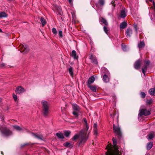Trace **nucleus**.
<instances>
[{"label": "nucleus", "instance_id": "obj_1", "mask_svg": "<svg viewBox=\"0 0 155 155\" xmlns=\"http://www.w3.org/2000/svg\"><path fill=\"white\" fill-rule=\"evenodd\" d=\"M83 120L85 124L84 128L81 130L80 132V135L81 137V140L79 143V146L86 143L88 139L89 133L88 134V130L89 127L87 125V122L86 119L84 118Z\"/></svg>", "mask_w": 155, "mask_h": 155}, {"label": "nucleus", "instance_id": "obj_2", "mask_svg": "<svg viewBox=\"0 0 155 155\" xmlns=\"http://www.w3.org/2000/svg\"><path fill=\"white\" fill-rule=\"evenodd\" d=\"M113 143V148L114 151L111 152L112 147L111 144L110 145L107 146L106 148L107 149L108 153H106V155H121V153L120 151H119V148L117 145V142L116 139L113 137L112 138Z\"/></svg>", "mask_w": 155, "mask_h": 155}, {"label": "nucleus", "instance_id": "obj_3", "mask_svg": "<svg viewBox=\"0 0 155 155\" xmlns=\"http://www.w3.org/2000/svg\"><path fill=\"white\" fill-rule=\"evenodd\" d=\"M0 130L2 134L5 137H8L12 134V131L6 126L1 127Z\"/></svg>", "mask_w": 155, "mask_h": 155}, {"label": "nucleus", "instance_id": "obj_4", "mask_svg": "<svg viewBox=\"0 0 155 155\" xmlns=\"http://www.w3.org/2000/svg\"><path fill=\"white\" fill-rule=\"evenodd\" d=\"M41 104L43 108V114L45 117H46L48 114L49 104L47 101L45 100L42 101Z\"/></svg>", "mask_w": 155, "mask_h": 155}, {"label": "nucleus", "instance_id": "obj_5", "mask_svg": "<svg viewBox=\"0 0 155 155\" xmlns=\"http://www.w3.org/2000/svg\"><path fill=\"white\" fill-rule=\"evenodd\" d=\"M113 128L114 133L117 136L118 138L120 140L122 138V135L121 131L119 125L118 124L116 126L114 124H113Z\"/></svg>", "mask_w": 155, "mask_h": 155}, {"label": "nucleus", "instance_id": "obj_6", "mask_svg": "<svg viewBox=\"0 0 155 155\" xmlns=\"http://www.w3.org/2000/svg\"><path fill=\"white\" fill-rule=\"evenodd\" d=\"M19 48L21 50V52L24 53H27L29 51L28 47L25 44H21Z\"/></svg>", "mask_w": 155, "mask_h": 155}, {"label": "nucleus", "instance_id": "obj_7", "mask_svg": "<svg viewBox=\"0 0 155 155\" xmlns=\"http://www.w3.org/2000/svg\"><path fill=\"white\" fill-rule=\"evenodd\" d=\"M150 114V111L145 109H141L140 110L139 113V115L140 117H142L143 115L147 116Z\"/></svg>", "mask_w": 155, "mask_h": 155}, {"label": "nucleus", "instance_id": "obj_8", "mask_svg": "<svg viewBox=\"0 0 155 155\" xmlns=\"http://www.w3.org/2000/svg\"><path fill=\"white\" fill-rule=\"evenodd\" d=\"M150 64V61H145L144 64L142 68V72L144 75L147 70V67Z\"/></svg>", "mask_w": 155, "mask_h": 155}, {"label": "nucleus", "instance_id": "obj_9", "mask_svg": "<svg viewBox=\"0 0 155 155\" xmlns=\"http://www.w3.org/2000/svg\"><path fill=\"white\" fill-rule=\"evenodd\" d=\"M106 73L108 75H106V74H104L103 76V81L106 83H108L110 81V73L109 71L107 70L106 71Z\"/></svg>", "mask_w": 155, "mask_h": 155}, {"label": "nucleus", "instance_id": "obj_10", "mask_svg": "<svg viewBox=\"0 0 155 155\" xmlns=\"http://www.w3.org/2000/svg\"><path fill=\"white\" fill-rule=\"evenodd\" d=\"M25 91L24 89L21 86L17 87L15 90V92L17 94L22 93Z\"/></svg>", "mask_w": 155, "mask_h": 155}, {"label": "nucleus", "instance_id": "obj_11", "mask_svg": "<svg viewBox=\"0 0 155 155\" xmlns=\"http://www.w3.org/2000/svg\"><path fill=\"white\" fill-rule=\"evenodd\" d=\"M95 81L94 77L92 76L90 77L87 81V86L91 85V84H93Z\"/></svg>", "mask_w": 155, "mask_h": 155}, {"label": "nucleus", "instance_id": "obj_12", "mask_svg": "<svg viewBox=\"0 0 155 155\" xmlns=\"http://www.w3.org/2000/svg\"><path fill=\"white\" fill-rule=\"evenodd\" d=\"M91 61L94 64L97 65L98 64V62L97 59L96 58L94 57L93 55H91L89 57Z\"/></svg>", "mask_w": 155, "mask_h": 155}, {"label": "nucleus", "instance_id": "obj_13", "mask_svg": "<svg viewBox=\"0 0 155 155\" xmlns=\"http://www.w3.org/2000/svg\"><path fill=\"white\" fill-rule=\"evenodd\" d=\"M141 62L140 60H138L136 61L134 64V67L136 69H138L139 68L140 66Z\"/></svg>", "mask_w": 155, "mask_h": 155}, {"label": "nucleus", "instance_id": "obj_14", "mask_svg": "<svg viewBox=\"0 0 155 155\" xmlns=\"http://www.w3.org/2000/svg\"><path fill=\"white\" fill-rule=\"evenodd\" d=\"M100 21L102 24H104L106 26H108V23L106 20L105 18L101 17L100 18Z\"/></svg>", "mask_w": 155, "mask_h": 155}, {"label": "nucleus", "instance_id": "obj_15", "mask_svg": "<svg viewBox=\"0 0 155 155\" xmlns=\"http://www.w3.org/2000/svg\"><path fill=\"white\" fill-rule=\"evenodd\" d=\"M132 34V30L130 28H128L126 31V36L127 37H130Z\"/></svg>", "mask_w": 155, "mask_h": 155}, {"label": "nucleus", "instance_id": "obj_16", "mask_svg": "<svg viewBox=\"0 0 155 155\" xmlns=\"http://www.w3.org/2000/svg\"><path fill=\"white\" fill-rule=\"evenodd\" d=\"M145 45V43L143 41H140L138 44V47L139 49L143 48Z\"/></svg>", "mask_w": 155, "mask_h": 155}, {"label": "nucleus", "instance_id": "obj_17", "mask_svg": "<svg viewBox=\"0 0 155 155\" xmlns=\"http://www.w3.org/2000/svg\"><path fill=\"white\" fill-rule=\"evenodd\" d=\"M87 87L94 92H96L97 90V87L95 85H90L87 86Z\"/></svg>", "mask_w": 155, "mask_h": 155}, {"label": "nucleus", "instance_id": "obj_18", "mask_svg": "<svg viewBox=\"0 0 155 155\" xmlns=\"http://www.w3.org/2000/svg\"><path fill=\"white\" fill-rule=\"evenodd\" d=\"M31 134L34 137L36 138H37L39 140H42L43 137L41 135H38L32 132L31 133Z\"/></svg>", "mask_w": 155, "mask_h": 155}, {"label": "nucleus", "instance_id": "obj_19", "mask_svg": "<svg viewBox=\"0 0 155 155\" xmlns=\"http://www.w3.org/2000/svg\"><path fill=\"white\" fill-rule=\"evenodd\" d=\"M71 56H72L74 59H77L78 58V56L77 55V53L76 51L73 50L72 51L71 54Z\"/></svg>", "mask_w": 155, "mask_h": 155}, {"label": "nucleus", "instance_id": "obj_20", "mask_svg": "<svg viewBox=\"0 0 155 155\" xmlns=\"http://www.w3.org/2000/svg\"><path fill=\"white\" fill-rule=\"evenodd\" d=\"M73 108L74 111H80V110L79 107L76 104H73Z\"/></svg>", "mask_w": 155, "mask_h": 155}, {"label": "nucleus", "instance_id": "obj_21", "mask_svg": "<svg viewBox=\"0 0 155 155\" xmlns=\"http://www.w3.org/2000/svg\"><path fill=\"white\" fill-rule=\"evenodd\" d=\"M55 135L59 139L64 138V136L63 134L60 132H58L56 133Z\"/></svg>", "mask_w": 155, "mask_h": 155}, {"label": "nucleus", "instance_id": "obj_22", "mask_svg": "<svg viewBox=\"0 0 155 155\" xmlns=\"http://www.w3.org/2000/svg\"><path fill=\"white\" fill-rule=\"evenodd\" d=\"M154 132L153 131L150 132V134L148 135L147 139L148 140L151 139L153 138L154 136Z\"/></svg>", "mask_w": 155, "mask_h": 155}, {"label": "nucleus", "instance_id": "obj_23", "mask_svg": "<svg viewBox=\"0 0 155 155\" xmlns=\"http://www.w3.org/2000/svg\"><path fill=\"white\" fill-rule=\"evenodd\" d=\"M127 26V23L126 22H123L120 25V28L121 29H124Z\"/></svg>", "mask_w": 155, "mask_h": 155}, {"label": "nucleus", "instance_id": "obj_24", "mask_svg": "<svg viewBox=\"0 0 155 155\" xmlns=\"http://www.w3.org/2000/svg\"><path fill=\"white\" fill-rule=\"evenodd\" d=\"M149 94L153 96L155 95V88H151L149 91Z\"/></svg>", "mask_w": 155, "mask_h": 155}, {"label": "nucleus", "instance_id": "obj_25", "mask_svg": "<svg viewBox=\"0 0 155 155\" xmlns=\"http://www.w3.org/2000/svg\"><path fill=\"white\" fill-rule=\"evenodd\" d=\"M98 4H99L101 6H103L104 4V0H99L98 3H95V5L97 7H98Z\"/></svg>", "mask_w": 155, "mask_h": 155}, {"label": "nucleus", "instance_id": "obj_26", "mask_svg": "<svg viewBox=\"0 0 155 155\" xmlns=\"http://www.w3.org/2000/svg\"><path fill=\"white\" fill-rule=\"evenodd\" d=\"M153 143L152 142H150L147 143V150H150L152 147Z\"/></svg>", "mask_w": 155, "mask_h": 155}, {"label": "nucleus", "instance_id": "obj_27", "mask_svg": "<svg viewBox=\"0 0 155 155\" xmlns=\"http://www.w3.org/2000/svg\"><path fill=\"white\" fill-rule=\"evenodd\" d=\"M126 12L124 10H121L120 13V17L122 18H124L126 16Z\"/></svg>", "mask_w": 155, "mask_h": 155}, {"label": "nucleus", "instance_id": "obj_28", "mask_svg": "<svg viewBox=\"0 0 155 155\" xmlns=\"http://www.w3.org/2000/svg\"><path fill=\"white\" fill-rule=\"evenodd\" d=\"M94 131L95 135H97V125L96 123H95L94 125Z\"/></svg>", "mask_w": 155, "mask_h": 155}, {"label": "nucleus", "instance_id": "obj_29", "mask_svg": "<svg viewBox=\"0 0 155 155\" xmlns=\"http://www.w3.org/2000/svg\"><path fill=\"white\" fill-rule=\"evenodd\" d=\"M7 16L8 15L5 12H3L0 13V18L7 17Z\"/></svg>", "mask_w": 155, "mask_h": 155}, {"label": "nucleus", "instance_id": "obj_30", "mask_svg": "<svg viewBox=\"0 0 155 155\" xmlns=\"http://www.w3.org/2000/svg\"><path fill=\"white\" fill-rule=\"evenodd\" d=\"M13 127L14 129H16L18 131H21L23 130V129L22 128H21L20 126L17 125L13 126Z\"/></svg>", "mask_w": 155, "mask_h": 155}, {"label": "nucleus", "instance_id": "obj_31", "mask_svg": "<svg viewBox=\"0 0 155 155\" xmlns=\"http://www.w3.org/2000/svg\"><path fill=\"white\" fill-rule=\"evenodd\" d=\"M68 71L70 75L72 77H73V69L71 67H70L68 69Z\"/></svg>", "mask_w": 155, "mask_h": 155}, {"label": "nucleus", "instance_id": "obj_32", "mask_svg": "<svg viewBox=\"0 0 155 155\" xmlns=\"http://www.w3.org/2000/svg\"><path fill=\"white\" fill-rule=\"evenodd\" d=\"M40 21L42 25V26H45V25L46 22V21L44 19L43 17H41Z\"/></svg>", "mask_w": 155, "mask_h": 155}, {"label": "nucleus", "instance_id": "obj_33", "mask_svg": "<svg viewBox=\"0 0 155 155\" xmlns=\"http://www.w3.org/2000/svg\"><path fill=\"white\" fill-rule=\"evenodd\" d=\"M122 48L124 51H126L127 50V46L124 44L122 43L121 45Z\"/></svg>", "mask_w": 155, "mask_h": 155}, {"label": "nucleus", "instance_id": "obj_34", "mask_svg": "<svg viewBox=\"0 0 155 155\" xmlns=\"http://www.w3.org/2000/svg\"><path fill=\"white\" fill-rule=\"evenodd\" d=\"M63 145L64 146L67 147H70L71 146V143L68 142L64 143Z\"/></svg>", "mask_w": 155, "mask_h": 155}, {"label": "nucleus", "instance_id": "obj_35", "mask_svg": "<svg viewBox=\"0 0 155 155\" xmlns=\"http://www.w3.org/2000/svg\"><path fill=\"white\" fill-rule=\"evenodd\" d=\"M79 112L80 111H74L73 112L72 114L75 117H78L79 115Z\"/></svg>", "mask_w": 155, "mask_h": 155}, {"label": "nucleus", "instance_id": "obj_36", "mask_svg": "<svg viewBox=\"0 0 155 155\" xmlns=\"http://www.w3.org/2000/svg\"><path fill=\"white\" fill-rule=\"evenodd\" d=\"M80 136V138L81 139V137L80 135V134L79 135H78L77 134L75 135L74 137L72 138V140H75L76 139H78V138L79 136Z\"/></svg>", "mask_w": 155, "mask_h": 155}, {"label": "nucleus", "instance_id": "obj_37", "mask_svg": "<svg viewBox=\"0 0 155 155\" xmlns=\"http://www.w3.org/2000/svg\"><path fill=\"white\" fill-rule=\"evenodd\" d=\"M103 29L104 31L105 32V33L107 35L108 34V30L107 29V27L106 26H104L103 27Z\"/></svg>", "mask_w": 155, "mask_h": 155}, {"label": "nucleus", "instance_id": "obj_38", "mask_svg": "<svg viewBox=\"0 0 155 155\" xmlns=\"http://www.w3.org/2000/svg\"><path fill=\"white\" fill-rule=\"evenodd\" d=\"M65 136L66 137H68L71 134L70 131H66L64 133Z\"/></svg>", "mask_w": 155, "mask_h": 155}, {"label": "nucleus", "instance_id": "obj_39", "mask_svg": "<svg viewBox=\"0 0 155 155\" xmlns=\"http://www.w3.org/2000/svg\"><path fill=\"white\" fill-rule=\"evenodd\" d=\"M52 31L54 35H56L57 34V31L55 28H52Z\"/></svg>", "mask_w": 155, "mask_h": 155}, {"label": "nucleus", "instance_id": "obj_40", "mask_svg": "<svg viewBox=\"0 0 155 155\" xmlns=\"http://www.w3.org/2000/svg\"><path fill=\"white\" fill-rule=\"evenodd\" d=\"M13 97L15 101H16L17 100V96L15 94H13Z\"/></svg>", "mask_w": 155, "mask_h": 155}, {"label": "nucleus", "instance_id": "obj_41", "mask_svg": "<svg viewBox=\"0 0 155 155\" xmlns=\"http://www.w3.org/2000/svg\"><path fill=\"white\" fill-rule=\"evenodd\" d=\"M141 96L142 98H145L146 96V94L144 92H141Z\"/></svg>", "mask_w": 155, "mask_h": 155}, {"label": "nucleus", "instance_id": "obj_42", "mask_svg": "<svg viewBox=\"0 0 155 155\" xmlns=\"http://www.w3.org/2000/svg\"><path fill=\"white\" fill-rule=\"evenodd\" d=\"M58 34H59V35L61 37H62V36H63V35H62V31L61 30H60L58 32Z\"/></svg>", "mask_w": 155, "mask_h": 155}, {"label": "nucleus", "instance_id": "obj_43", "mask_svg": "<svg viewBox=\"0 0 155 155\" xmlns=\"http://www.w3.org/2000/svg\"><path fill=\"white\" fill-rule=\"evenodd\" d=\"M5 64L4 63H2L0 65V68H3L5 67Z\"/></svg>", "mask_w": 155, "mask_h": 155}, {"label": "nucleus", "instance_id": "obj_44", "mask_svg": "<svg viewBox=\"0 0 155 155\" xmlns=\"http://www.w3.org/2000/svg\"><path fill=\"white\" fill-rule=\"evenodd\" d=\"M152 102V101L151 100H147L146 101V103L147 104H150Z\"/></svg>", "mask_w": 155, "mask_h": 155}, {"label": "nucleus", "instance_id": "obj_45", "mask_svg": "<svg viewBox=\"0 0 155 155\" xmlns=\"http://www.w3.org/2000/svg\"><path fill=\"white\" fill-rule=\"evenodd\" d=\"M113 84H114V87L115 86V84H118V82L117 81L115 80L114 81Z\"/></svg>", "mask_w": 155, "mask_h": 155}, {"label": "nucleus", "instance_id": "obj_46", "mask_svg": "<svg viewBox=\"0 0 155 155\" xmlns=\"http://www.w3.org/2000/svg\"><path fill=\"white\" fill-rule=\"evenodd\" d=\"M114 2H115L114 1H112L111 2V3L113 5L114 7H115V4H114Z\"/></svg>", "mask_w": 155, "mask_h": 155}, {"label": "nucleus", "instance_id": "obj_47", "mask_svg": "<svg viewBox=\"0 0 155 155\" xmlns=\"http://www.w3.org/2000/svg\"><path fill=\"white\" fill-rule=\"evenodd\" d=\"M68 2L70 4H72V0H68Z\"/></svg>", "mask_w": 155, "mask_h": 155}, {"label": "nucleus", "instance_id": "obj_48", "mask_svg": "<svg viewBox=\"0 0 155 155\" xmlns=\"http://www.w3.org/2000/svg\"><path fill=\"white\" fill-rule=\"evenodd\" d=\"M149 0L151 2H153V5L155 7V3L153 1V0Z\"/></svg>", "mask_w": 155, "mask_h": 155}, {"label": "nucleus", "instance_id": "obj_49", "mask_svg": "<svg viewBox=\"0 0 155 155\" xmlns=\"http://www.w3.org/2000/svg\"><path fill=\"white\" fill-rule=\"evenodd\" d=\"M59 9V12H61V9L60 8H58Z\"/></svg>", "mask_w": 155, "mask_h": 155}, {"label": "nucleus", "instance_id": "obj_50", "mask_svg": "<svg viewBox=\"0 0 155 155\" xmlns=\"http://www.w3.org/2000/svg\"><path fill=\"white\" fill-rule=\"evenodd\" d=\"M28 145V143H25V144L23 145V146H26V145Z\"/></svg>", "mask_w": 155, "mask_h": 155}, {"label": "nucleus", "instance_id": "obj_51", "mask_svg": "<svg viewBox=\"0 0 155 155\" xmlns=\"http://www.w3.org/2000/svg\"><path fill=\"white\" fill-rule=\"evenodd\" d=\"M2 100V99L0 98V103L1 102Z\"/></svg>", "mask_w": 155, "mask_h": 155}, {"label": "nucleus", "instance_id": "obj_52", "mask_svg": "<svg viewBox=\"0 0 155 155\" xmlns=\"http://www.w3.org/2000/svg\"><path fill=\"white\" fill-rule=\"evenodd\" d=\"M1 153L2 155H3V152L2 151L1 152Z\"/></svg>", "mask_w": 155, "mask_h": 155}, {"label": "nucleus", "instance_id": "obj_53", "mask_svg": "<svg viewBox=\"0 0 155 155\" xmlns=\"http://www.w3.org/2000/svg\"><path fill=\"white\" fill-rule=\"evenodd\" d=\"M146 155H149L148 153H146Z\"/></svg>", "mask_w": 155, "mask_h": 155}, {"label": "nucleus", "instance_id": "obj_54", "mask_svg": "<svg viewBox=\"0 0 155 155\" xmlns=\"http://www.w3.org/2000/svg\"><path fill=\"white\" fill-rule=\"evenodd\" d=\"M2 31V30L1 29H0V32Z\"/></svg>", "mask_w": 155, "mask_h": 155}]
</instances>
